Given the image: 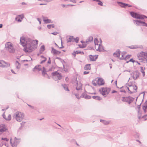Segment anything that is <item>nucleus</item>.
<instances>
[{"label":"nucleus","instance_id":"nucleus-15","mask_svg":"<svg viewBox=\"0 0 147 147\" xmlns=\"http://www.w3.org/2000/svg\"><path fill=\"white\" fill-rule=\"evenodd\" d=\"M97 84L99 86H102L105 84V82L103 79L99 78L97 81Z\"/></svg>","mask_w":147,"mask_h":147},{"label":"nucleus","instance_id":"nucleus-29","mask_svg":"<svg viewBox=\"0 0 147 147\" xmlns=\"http://www.w3.org/2000/svg\"><path fill=\"white\" fill-rule=\"evenodd\" d=\"M93 38L92 36H89L86 41V43H87L89 42H91L92 41Z\"/></svg>","mask_w":147,"mask_h":147},{"label":"nucleus","instance_id":"nucleus-63","mask_svg":"<svg viewBox=\"0 0 147 147\" xmlns=\"http://www.w3.org/2000/svg\"><path fill=\"white\" fill-rule=\"evenodd\" d=\"M123 55H122V56L120 58V59L121 60H124V58L123 57Z\"/></svg>","mask_w":147,"mask_h":147},{"label":"nucleus","instance_id":"nucleus-24","mask_svg":"<svg viewBox=\"0 0 147 147\" xmlns=\"http://www.w3.org/2000/svg\"><path fill=\"white\" fill-rule=\"evenodd\" d=\"M117 3L119 4V5L121 7L123 8H125L126 7V4L125 3H124L122 2L118 1L117 2Z\"/></svg>","mask_w":147,"mask_h":147},{"label":"nucleus","instance_id":"nucleus-37","mask_svg":"<svg viewBox=\"0 0 147 147\" xmlns=\"http://www.w3.org/2000/svg\"><path fill=\"white\" fill-rule=\"evenodd\" d=\"M131 56V55H127L124 58V60L125 61H126L128 59H129Z\"/></svg>","mask_w":147,"mask_h":147},{"label":"nucleus","instance_id":"nucleus-59","mask_svg":"<svg viewBox=\"0 0 147 147\" xmlns=\"http://www.w3.org/2000/svg\"><path fill=\"white\" fill-rule=\"evenodd\" d=\"M49 59L47 63L48 64H50L51 63V61L50 57H49Z\"/></svg>","mask_w":147,"mask_h":147},{"label":"nucleus","instance_id":"nucleus-2","mask_svg":"<svg viewBox=\"0 0 147 147\" xmlns=\"http://www.w3.org/2000/svg\"><path fill=\"white\" fill-rule=\"evenodd\" d=\"M25 115L23 113L19 111H17L13 115V118L16 121L20 122L24 117Z\"/></svg>","mask_w":147,"mask_h":147},{"label":"nucleus","instance_id":"nucleus-32","mask_svg":"<svg viewBox=\"0 0 147 147\" xmlns=\"http://www.w3.org/2000/svg\"><path fill=\"white\" fill-rule=\"evenodd\" d=\"M94 1H95L96 2H98V4L100 6L103 5V3L100 1V0H92Z\"/></svg>","mask_w":147,"mask_h":147},{"label":"nucleus","instance_id":"nucleus-45","mask_svg":"<svg viewBox=\"0 0 147 147\" xmlns=\"http://www.w3.org/2000/svg\"><path fill=\"white\" fill-rule=\"evenodd\" d=\"M144 57V54L142 53V51L140 53V54L139 55H138V57Z\"/></svg>","mask_w":147,"mask_h":147},{"label":"nucleus","instance_id":"nucleus-22","mask_svg":"<svg viewBox=\"0 0 147 147\" xmlns=\"http://www.w3.org/2000/svg\"><path fill=\"white\" fill-rule=\"evenodd\" d=\"M36 69L38 70V71L42 70V67L40 65H38L36 66L33 69V71H34Z\"/></svg>","mask_w":147,"mask_h":147},{"label":"nucleus","instance_id":"nucleus-20","mask_svg":"<svg viewBox=\"0 0 147 147\" xmlns=\"http://www.w3.org/2000/svg\"><path fill=\"white\" fill-rule=\"evenodd\" d=\"M121 53V51H120V50L119 49H118L117 50L116 52L114 53H113V55L114 56H115V55H116V57L119 58L120 57V55Z\"/></svg>","mask_w":147,"mask_h":147},{"label":"nucleus","instance_id":"nucleus-21","mask_svg":"<svg viewBox=\"0 0 147 147\" xmlns=\"http://www.w3.org/2000/svg\"><path fill=\"white\" fill-rule=\"evenodd\" d=\"M96 50L99 52L104 51L105 50L104 47L102 45L99 44L98 49Z\"/></svg>","mask_w":147,"mask_h":147},{"label":"nucleus","instance_id":"nucleus-28","mask_svg":"<svg viewBox=\"0 0 147 147\" xmlns=\"http://www.w3.org/2000/svg\"><path fill=\"white\" fill-rule=\"evenodd\" d=\"M62 86L64 89L67 91H69V90L68 88L67 85L66 84H62Z\"/></svg>","mask_w":147,"mask_h":147},{"label":"nucleus","instance_id":"nucleus-39","mask_svg":"<svg viewBox=\"0 0 147 147\" xmlns=\"http://www.w3.org/2000/svg\"><path fill=\"white\" fill-rule=\"evenodd\" d=\"M141 71L143 74V76L144 77L145 76V72L144 70L143 69V67H140Z\"/></svg>","mask_w":147,"mask_h":147},{"label":"nucleus","instance_id":"nucleus-57","mask_svg":"<svg viewBox=\"0 0 147 147\" xmlns=\"http://www.w3.org/2000/svg\"><path fill=\"white\" fill-rule=\"evenodd\" d=\"M92 84H93L94 86H96V83L95 82V81L94 80H93L92 82Z\"/></svg>","mask_w":147,"mask_h":147},{"label":"nucleus","instance_id":"nucleus-19","mask_svg":"<svg viewBox=\"0 0 147 147\" xmlns=\"http://www.w3.org/2000/svg\"><path fill=\"white\" fill-rule=\"evenodd\" d=\"M46 71L45 68L44 67H42V75L45 77H46V76H47V78H49V76L47 75L46 73Z\"/></svg>","mask_w":147,"mask_h":147},{"label":"nucleus","instance_id":"nucleus-42","mask_svg":"<svg viewBox=\"0 0 147 147\" xmlns=\"http://www.w3.org/2000/svg\"><path fill=\"white\" fill-rule=\"evenodd\" d=\"M80 53H81V51H74V57L75 56L76 54H80Z\"/></svg>","mask_w":147,"mask_h":147},{"label":"nucleus","instance_id":"nucleus-51","mask_svg":"<svg viewBox=\"0 0 147 147\" xmlns=\"http://www.w3.org/2000/svg\"><path fill=\"white\" fill-rule=\"evenodd\" d=\"M142 53L144 54V57H146V61H147V53H145L142 51Z\"/></svg>","mask_w":147,"mask_h":147},{"label":"nucleus","instance_id":"nucleus-31","mask_svg":"<svg viewBox=\"0 0 147 147\" xmlns=\"http://www.w3.org/2000/svg\"><path fill=\"white\" fill-rule=\"evenodd\" d=\"M128 47L131 49H135L137 48H140V47H138L137 45H132L129 46Z\"/></svg>","mask_w":147,"mask_h":147},{"label":"nucleus","instance_id":"nucleus-3","mask_svg":"<svg viewBox=\"0 0 147 147\" xmlns=\"http://www.w3.org/2000/svg\"><path fill=\"white\" fill-rule=\"evenodd\" d=\"M5 48L10 53H14L15 51L13 45L10 42H8L5 44Z\"/></svg>","mask_w":147,"mask_h":147},{"label":"nucleus","instance_id":"nucleus-27","mask_svg":"<svg viewBox=\"0 0 147 147\" xmlns=\"http://www.w3.org/2000/svg\"><path fill=\"white\" fill-rule=\"evenodd\" d=\"M41 61L40 62V64H42L45 62L47 60V58L43 56H41Z\"/></svg>","mask_w":147,"mask_h":147},{"label":"nucleus","instance_id":"nucleus-16","mask_svg":"<svg viewBox=\"0 0 147 147\" xmlns=\"http://www.w3.org/2000/svg\"><path fill=\"white\" fill-rule=\"evenodd\" d=\"M80 97L84 98L86 99H90L91 97L85 93H83L81 95Z\"/></svg>","mask_w":147,"mask_h":147},{"label":"nucleus","instance_id":"nucleus-44","mask_svg":"<svg viewBox=\"0 0 147 147\" xmlns=\"http://www.w3.org/2000/svg\"><path fill=\"white\" fill-rule=\"evenodd\" d=\"M144 57V54L142 53V51L140 53V54L139 55H138V57Z\"/></svg>","mask_w":147,"mask_h":147},{"label":"nucleus","instance_id":"nucleus-7","mask_svg":"<svg viewBox=\"0 0 147 147\" xmlns=\"http://www.w3.org/2000/svg\"><path fill=\"white\" fill-rule=\"evenodd\" d=\"M20 142V140L17 139L15 137L13 140L11 139L10 140V143L12 147H16Z\"/></svg>","mask_w":147,"mask_h":147},{"label":"nucleus","instance_id":"nucleus-25","mask_svg":"<svg viewBox=\"0 0 147 147\" xmlns=\"http://www.w3.org/2000/svg\"><path fill=\"white\" fill-rule=\"evenodd\" d=\"M130 88L131 90H135V91L134 92H137V90L138 89V87L137 86L135 85H133L132 86H131V87H130Z\"/></svg>","mask_w":147,"mask_h":147},{"label":"nucleus","instance_id":"nucleus-58","mask_svg":"<svg viewBox=\"0 0 147 147\" xmlns=\"http://www.w3.org/2000/svg\"><path fill=\"white\" fill-rule=\"evenodd\" d=\"M90 73L89 71H84V74L86 75L89 74Z\"/></svg>","mask_w":147,"mask_h":147},{"label":"nucleus","instance_id":"nucleus-64","mask_svg":"<svg viewBox=\"0 0 147 147\" xmlns=\"http://www.w3.org/2000/svg\"><path fill=\"white\" fill-rule=\"evenodd\" d=\"M69 78L67 77H66L65 78V80L66 81V82H68L69 80Z\"/></svg>","mask_w":147,"mask_h":147},{"label":"nucleus","instance_id":"nucleus-13","mask_svg":"<svg viewBox=\"0 0 147 147\" xmlns=\"http://www.w3.org/2000/svg\"><path fill=\"white\" fill-rule=\"evenodd\" d=\"M7 130L5 126L3 124L0 125V134L3 132L6 131Z\"/></svg>","mask_w":147,"mask_h":147},{"label":"nucleus","instance_id":"nucleus-55","mask_svg":"<svg viewBox=\"0 0 147 147\" xmlns=\"http://www.w3.org/2000/svg\"><path fill=\"white\" fill-rule=\"evenodd\" d=\"M142 118L144 119L145 120H146V119H147V118H147V115H145L143 116L142 117Z\"/></svg>","mask_w":147,"mask_h":147},{"label":"nucleus","instance_id":"nucleus-5","mask_svg":"<svg viewBox=\"0 0 147 147\" xmlns=\"http://www.w3.org/2000/svg\"><path fill=\"white\" fill-rule=\"evenodd\" d=\"M51 75L52 78L55 81L59 80L62 79V76L61 74L57 71L52 73Z\"/></svg>","mask_w":147,"mask_h":147},{"label":"nucleus","instance_id":"nucleus-4","mask_svg":"<svg viewBox=\"0 0 147 147\" xmlns=\"http://www.w3.org/2000/svg\"><path fill=\"white\" fill-rule=\"evenodd\" d=\"M111 91V88H109L102 87L100 89L99 91L103 96L107 95Z\"/></svg>","mask_w":147,"mask_h":147},{"label":"nucleus","instance_id":"nucleus-33","mask_svg":"<svg viewBox=\"0 0 147 147\" xmlns=\"http://www.w3.org/2000/svg\"><path fill=\"white\" fill-rule=\"evenodd\" d=\"M100 121L101 122H102L103 123L106 125L109 124V121H106L102 119H100Z\"/></svg>","mask_w":147,"mask_h":147},{"label":"nucleus","instance_id":"nucleus-11","mask_svg":"<svg viewBox=\"0 0 147 147\" xmlns=\"http://www.w3.org/2000/svg\"><path fill=\"white\" fill-rule=\"evenodd\" d=\"M131 75H132L133 79L136 80L139 77L140 73L138 71H136L134 72Z\"/></svg>","mask_w":147,"mask_h":147},{"label":"nucleus","instance_id":"nucleus-1","mask_svg":"<svg viewBox=\"0 0 147 147\" xmlns=\"http://www.w3.org/2000/svg\"><path fill=\"white\" fill-rule=\"evenodd\" d=\"M20 43L24 47V50L26 52H31L36 47L38 41L32 40L28 37L22 36L20 38Z\"/></svg>","mask_w":147,"mask_h":147},{"label":"nucleus","instance_id":"nucleus-34","mask_svg":"<svg viewBox=\"0 0 147 147\" xmlns=\"http://www.w3.org/2000/svg\"><path fill=\"white\" fill-rule=\"evenodd\" d=\"M74 40V37L73 36H70L67 39V42H71V41H73Z\"/></svg>","mask_w":147,"mask_h":147},{"label":"nucleus","instance_id":"nucleus-40","mask_svg":"<svg viewBox=\"0 0 147 147\" xmlns=\"http://www.w3.org/2000/svg\"><path fill=\"white\" fill-rule=\"evenodd\" d=\"M94 42L95 45H98V40L97 38H96L95 39H94Z\"/></svg>","mask_w":147,"mask_h":147},{"label":"nucleus","instance_id":"nucleus-18","mask_svg":"<svg viewBox=\"0 0 147 147\" xmlns=\"http://www.w3.org/2000/svg\"><path fill=\"white\" fill-rule=\"evenodd\" d=\"M51 53L54 55H57L59 54L61 52L55 49L53 47H52Z\"/></svg>","mask_w":147,"mask_h":147},{"label":"nucleus","instance_id":"nucleus-60","mask_svg":"<svg viewBox=\"0 0 147 147\" xmlns=\"http://www.w3.org/2000/svg\"><path fill=\"white\" fill-rule=\"evenodd\" d=\"M142 17L143 18V19L144 18H147V16H146L144 15H141Z\"/></svg>","mask_w":147,"mask_h":147},{"label":"nucleus","instance_id":"nucleus-26","mask_svg":"<svg viewBox=\"0 0 147 147\" xmlns=\"http://www.w3.org/2000/svg\"><path fill=\"white\" fill-rule=\"evenodd\" d=\"M92 98L93 99L98 100H100L102 99L101 98L100 96H92Z\"/></svg>","mask_w":147,"mask_h":147},{"label":"nucleus","instance_id":"nucleus-14","mask_svg":"<svg viewBox=\"0 0 147 147\" xmlns=\"http://www.w3.org/2000/svg\"><path fill=\"white\" fill-rule=\"evenodd\" d=\"M98 55H89V57L90 61H95L98 58Z\"/></svg>","mask_w":147,"mask_h":147},{"label":"nucleus","instance_id":"nucleus-12","mask_svg":"<svg viewBox=\"0 0 147 147\" xmlns=\"http://www.w3.org/2000/svg\"><path fill=\"white\" fill-rule=\"evenodd\" d=\"M24 18V14L18 15L16 18L15 20L19 22H21L23 18Z\"/></svg>","mask_w":147,"mask_h":147},{"label":"nucleus","instance_id":"nucleus-62","mask_svg":"<svg viewBox=\"0 0 147 147\" xmlns=\"http://www.w3.org/2000/svg\"><path fill=\"white\" fill-rule=\"evenodd\" d=\"M25 123V122L23 121L20 123V124L22 126H23L24 125Z\"/></svg>","mask_w":147,"mask_h":147},{"label":"nucleus","instance_id":"nucleus-17","mask_svg":"<svg viewBox=\"0 0 147 147\" xmlns=\"http://www.w3.org/2000/svg\"><path fill=\"white\" fill-rule=\"evenodd\" d=\"M42 18L45 23L47 24L53 23V22L51 20L47 19V17H43Z\"/></svg>","mask_w":147,"mask_h":147},{"label":"nucleus","instance_id":"nucleus-49","mask_svg":"<svg viewBox=\"0 0 147 147\" xmlns=\"http://www.w3.org/2000/svg\"><path fill=\"white\" fill-rule=\"evenodd\" d=\"M141 104L140 105H138L137 106V108L138 109V110H137L139 112V111H140V106H141Z\"/></svg>","mask_w":147,"mask_h":147},{"label":"nucleus","instance_id":"nucleus-9","mask_svg":"<svg viewBox=\"0 0 147 147\" xmlns=\"http://www.w3.org/2000/svg\"><path fill=\"white\" fill-rule=\"evenodd\" d=\"M134 23H136L137 26L142 25L147 27V23L145 22L137 20H134Z\"/></svg>","mask_w":147,"mask_h":147},{"label":"nucleus","instance_id":"nucleus-56","mask_svg":"<svg viewBox=\"0 0 147 147\" xmlns=\"http://www.w3.org/2000/svg\"><path fill=\"white\" fill-rule=\"evenodd\" d=\"M2 140H5L6 141H8L9 140V139L7 138H2Z\"/></svg>","mask_w":147,"mask_h":147},{"label":"nucleus","instance_id":"nucleus-41","mask_svg":"<svg viewBox=\"0 0 147 147\" xmlns=\"http://www.w3.org/2000/svg\"><path fill=\"white\" fill-rule=\"evenodd\" d=\"M144 108H147V100L144 103V105L142 106V109Z\"/></svg>","mask_w":147,"mask_h":147},{"label":"nucleus","instance_id":"nucleus-48","mask_svg":"<svg viewBox=\"0 0 147 147\" xmlns=\"http://www.w3.org/2000/svg\"><path fill=\"white\" fill-rule=\"evenodd\" d=\"M126 88H127V89L128 90V92L130 94H131L133 93H134V92H131L129 89V88L128 87L126 86Z\"/></svg>","mask_w":147,"mask_h":147},{"label":"nucleus","instance_id":"nucleus-36","mask_svg":"<svg viewBox=\"0 0 147 147\" xmlns=\"http://www.w3.org/2000/svg\"><path fill=\"white\" fill-rule=\"evenodd\" d=\"M16 68L19 69L20 68V63L18 61H16Z\"/></svg>","mask_w":147,"mask_h":147},{"label":"nucleus","instance_id":"nucleus-52","mask_svg":"<svg viewBox=\"0 0 147 147\" xmlns=\"http://www.w3.org/2000/svg\"><path fill=\"white\" fill-rule=\"evenodd\" d=\"M129 62H131L133 63H134V62H136V61H135V60H134L133 58L129 60Z\"/></svg>","mask_w":147,"mask_h":147},{"label":"nucleus","instance_id":"nucleus-38","mask_svg":"<svg viewBox=\"0 0 147 147\" xmlns=\"http://www.w3.org/2000/svg\"><path fill=\"white\" fill-rule=\"evenodd\" d=\"M138 119H140L142 118V117H141V116L142 115V113H141V112L140 111L139 112L138 111Z\"/></svg>","mask_w":147,"mask_h":147},{"label":"nucleus","instance_id":"nucleus-46","mask_svg":"<svg viewBox=\"0 0 147 147\" xmlns=\"http://www.w3.org/2000/svg\"><path fill=\"white\" fill-rule=\"evenodd\" d=\"M79 40V38L78 37H77L75 38H74V42L76 43H77L78 42Z\"/></svg>","mask_w":147,"mask_h":147},{"label":"nucleus","instance_id":"nucleus-50","mask_svg":"<svg viewBox=\"0 0 147 147\" xmlns=\"http://www.w3.org/2000/svg\"><path fill=\"white\" fill-rule=\"evenodd\" d=\"M76 96L77 98L78 99H79L81 97L80 96V95L79 94H74Z\"/></svg>","mask_w":147,"mask_h":147},{"label":"nucleus","instance_id":"nucleus-6","mask_svg":"<svg viewBox=\"0 0 147 147\" xmlns=\"http://www.w3.org/2000/svg\"><path fill=\"white\" fill-rule=\"evenodd\" d=\"M122 98L123 99L121 100L122 101L127 102L129 104L133 102L135 99L134 98L130 96L127 97H123Z\"/></svg>","mask_w":147,"mask_h":147},{"label":"nucleus","instance_id":"nucleus-54","mask_svg":"<svg viewBox=\"0 0 147 147\" xmlns=\"http://www.w3.org/2000/svg\"><path fill=\"white\" fill-rule=\"evenodd\" d=\"M55 69V67L53 66H52L49 69V71H53Z\"/></svg>","mask_w":147,"mask_h":147},{"label":"nucleus","instance_id":"nucleus-8","mask_svg":"<svg viewBox=\"0 0 147 147\" xmlns=\"http://www.w3.org/2000/svg\"><path fill=\"white\" fill-rule=\"evenodd\" d=\"M131 16L134 18L137 19H143L141 15L137 13L134 11H131L130 12Z\"/></svg>","mask_w":147,"mask_h":147},{"label":"nucleus","instance_id":"nucleus-53","mask_svg":"<svg viewBox=\"0 0 147 147\" xmlns=\"http://www.w3.org/2000/svg\"><path fill=\"white\" fill-rule=\"evenodd\" d=\"M126 84V85L127 86H129V87H131V86H132L133 85H132V84L131 83H130V84H129V83H128V84L127 83Z\"/></svg>","mask_w":147,"mask_h":147},{"label":"nucleus","instance_id":"nucleus-23","mask_svg":"<svg viewBox=\"0 0 147 147\" xmlns=\"http://www.w3.org/2000/svg\"><path fill=\"white\" fill-rule=\"evenodd\" d=\"M84 69L86 70H90L91 69L90 64H88L86 65L84 67Z\"/></svg>","mask_w":147,"mask_h":147},{"label":"nucleus","instance_id":"nucleus-30","mask_svg":"<svg viewBox=\"0 0 147 147\" xmlns=\"http://www.w3.org/2000/svg\"><path fill=\"white\" fill-rule=\"evenodd\" d=\"M82 84L81 83L79 84H78L77 83V85L76 88V89L77 90H80L82 89Z\"/></svg>","mask_w":147,"mask_h":147},{"label":"nucleus","instance_id":"nucleus-61","mask_svg":"<svg viewBox=\"0 0 147 147\" xmlns=\"http://www.w3.org/2000/svg\"><path fill=\"white\" fill-rule=\"evenodd\" d=\"M58 33H57V32H55L52 33H51V34H53L54 35H57V34Z\"/></svg>","mask_w":147,"mask_h":147},{"label":"nucleus","instance_id":"nucleus-43","mask_svg":"<svg viewBox=\"0 0 147 147\" xmlns=\"http://www.w3.org/2000/svg\"><path fill=\"white\" fill-rule=\"evenodd\" d=\"M45 49V47L44 45L42 46L40 49V51L41 52H43Z\"/></svg>","mask_w":147,"mask_h":147},{"label":"nucleus","instance_id":"nucleus-47","mask_svg":"<svg viewBox=\"0 0 147 147\" xmlns=\"http://www.w3.org/2000/svg\"><path fill=\"white\" fill-rule=\"evenodd\" d=\"M11 115H9L8 116V117L6 118H5V119L7 120H10L11 119Z\"/></svg>","mask_w":147,"mask_h":147},{"label":"nucleus","instance_id":"nucleus-35","mask_svg":"<svg viewBox=\"0 0 147 147\" xmlns=\"http://www.w3.org/2000/svg\"><path fill=\"white\" fill-rule=\"evenodd\" d=\"M78 45L80 48H84L86 47V45L85 44H82V45L78 44Z\"/></svg>","mask_w":147,"mask_h":147},{"label":"nucleus","instance_id":"nucleus-10","mask_svg":"<svg viewBox=\"0 0 147 147\" xmlns=\"http://www.w3.org/2000/svg\"><path fill=\"white\" fill-rule=\"evenodd\" d=\"M10 66V64L8 63L5 62L3 60H0V67H7Z\"/></svg>","mask_w":147,"mask_h":147}]
</instances>
